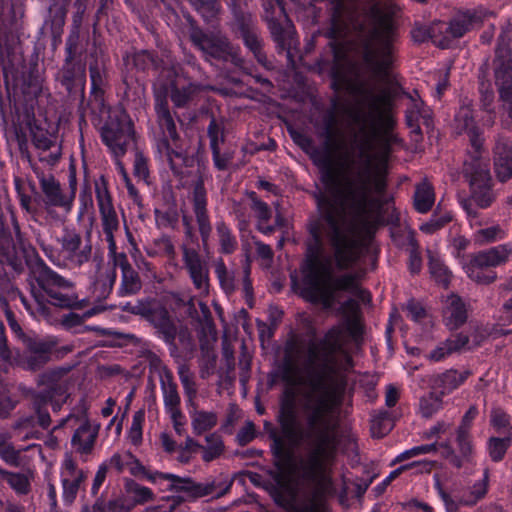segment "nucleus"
<instances>
[{
	"mask_svg": "<svg viewBox=\"0 0 512 512\" xmlns=\"http://www.w3.org/2000/svg\"><path fill=\"white\" fill-rule=\"evenodd\" d=\"M17 405V399L14 398L6 384L0 381V418H6Z\"/></svg>",
	"mask_w": 512,
	"mask_h": 512,
	"instance_id": "obj_59",
	"label": "nucleus"
},
{
	"mask_svg": "<svg viewBox=\"0 0 512 512\" xmlns=\"http://www.w3.org/2000/svg\"><path fill=\"white\" fill-rule=\"evenodd\" d=\"M99 430L100 425L92 424L88 418H84L75 429L71 437V446L83 461H87L93 453Z\"/></svg>",
	"mask_w": 512,
	"mask_h": 512,
	"instance_id": "obj_25",
	"label": "nucleus"
},
{
	"mask_svg": "<svg viewBox=\"0 0 512 512\" xmlns=\"http://www.w3.org/2000/svg\"><path fill=\"white\" fill-rule=\"evenodd\" d=\"M494 166L497 178L505 182L512 177V141L499 137L494 148Z\"/></svg>",
	"mask_w": 512,
	"mask_h": 512,
	"instance_id": "obj_29",
	"label": "nucleus"
},
{
	"mask_svg": "<svg viewBox=\"0 0 512 512\" xmlns=\"http://www.w3.org/2000/svg\"><path fill=\"white\" fill-rule=\"evenodd\" d=\"M115 265L121 270V283L118 288V295L121 297L132 296L137 294L142 283L138 273L134 270L124 253H120L115 257Z\"/></svg>",
	"mask_w": 512,
	"mask_h": 512,
	"instance_id": "obj_28",
	"label": "nucleus"
},
{
	"mask_svg": "<svg viewBox=\"0 0 512 512\" xmlns=\"http://www.w3.org/2000/svg\"><path fill=\"white\" fill-rule=\"evenodd\" d=\"M344 316L343 330L345 329L352 338L357 339L362 333V327L359 320V307L353 299L346 300L340 307Z\"/></svg>",
	"mask_w": 512,
	"mask_h": 512,
	"instance_id": "obj_36",
	"label": "nucleus"
},
{
	"mask_svg": "<svg viewBox=\"0 0 512 512\" xmlns=\"http://www.w3.org/2000/svg\"><path fill=\"white\" fill-rule=\"evenodd\" d=\"M343 345L342 326H333L320 342H309L302 367L284 361L278 371L285 387L278 414L281 435H272L277 470L270 494L289 512H331L327 499L335 493L331 467L338 446L336 413L346 385L328 374Z\"/></svg>",
	"mask_w": 512,
	"mask_h": 512,
	"instance_id": "obj_1",
	"label": "nucleus"
},
{
	"mask_svg": "<svg viewBox=\"0 0 512 512\" xmlns=\"http://www.w3.org/2000/svg\"><path fill=\"white\" fill-rule=\"evenodd\" d=\"M155 218L158 226L161 227H174L177 223L178 217L174 210H155Z\"/></svg>",
	"mask_w": 512,
	"mask_h": 512,
	"instance_id": "obj_64",
	"label": "nucleus"
},
{
	"mask_svg": "<svg viewBox=\"0 0 512 512\" xmlns=\"http://www.w3.org/2000/svg\"><path fill=\"white\" fill-rule=\"evenodd\" d=\"M161 77L164 78L161 84L164 89L162 97H166L169 94L172 103L177 108L188 106L201 91V85L190 81L178 65H172L168 69H163Z\"/></svg>",
	"mask_w": 512,
	"mask_h": 512,
	"instance_id": "obj_16",
	"label": "nucleus"
},
{
	"mask_svg": "<svg viewBox=\"0 0 512 512\" xmlns=\"http://www.w3.org/2000/svg\"><path fill=\"white\" fill-rule=\"evenodd\" d=\"M190 39L205 56V59L214 58L231 61L235 66H242L243 59L228 39L220 33L206 34L198 27H191Z\"/></svg>",
	"mask_w": 512,
	"mask_h": 512,
	"instance_id": "obj_15",
	"label": "nucleus"
},
{
	"mask_svg": "<svg viewBox=\"0 0 512 512\" xmlns=\"http://www.w3.org/2000/svg\"><path fill=\"white\" fill-rule=\"evenodd\" d=\"M12 225L15 241L6 231H0V282L6 280L4 264L16 272L21 271L26 264L30 267L31 276L45 293L50 304L61 308L75 306L77 298L74 293L62 291L70 289L72 283L52 270L38 256L35 248L24 238L14 216H12Z\"/></svg>",
	"mask_w": 512,
	"mask_h": 512,
	"instance_id": "obj_4",
	"label": "nucleus"
},
{
	"mask_svg": "<svg viewBox=\"0 0 512 512\" xmlns=\"http://www.w3.org/2000/svg\"><path fill=\"white\" fill-rule=\"evenodd\" d=\"M70 368H54L43 372L38 377V384L47 386L41 391H31L30 398L32 407L37 415L20 416L12 426L13 436L20 440L39 439L40 429H47L50 426L51 418L46 409L51 403L54 412L61 409L63 403L69 397V389L73 380L69 375Z\"/></svg>",
	"mask_w": 512,
	"mask_h": 512,
	"instance_id": "obj_6",
	"label": "nucleus"
},
{
	"mask_svg": "<svg viewBox=\"0 0 512 512\" xmlns=\"http://www.w3.org/2000/svg\"><path fill=\"white\" fill-rule=\"evenodd\" d=\"M208 136L210 139V148H220V144L223 142V128L214 118L210 121L208 126Z\"/></svg>",
	"mask_w": 512,
	"mask_h": 512,
	"instance_id": "obj_62",
	"label": "nucleus"
},
{
	"mask_svg": "<svg viewBox=\"0 0 512 512\" xmlns=\"http://www.w3.org/2000/svg\"><path fill=\"white\" fill-rule=\"evenodd\" d=\"M0 475L10 485V487L18 494H27L30 490V481L24 473H14L3 470Z\"/></svg>",
	"mask_w": 512,
	"mask_h": 512,
	"instance_id": "obj_51",
	"label": "nucleus"
},
{
	"mask_svg": "<svg viewBox=\"0 0 512 512\" xmlns=\"http://www.w3.org/2000/svg\"><path fill=\"white\" fill-rule=\"evenodd\" d=\"M29 451L32 455L42 456L39 444L32 443L26 447L15 448L10 442L0 439V457L8 465L18 467L21 464V453Z\"/></svg>",
	"mask_w": 512,
	"mask_h": 512,
	"instance_id": "obj_35",
	"label": "nucleus"
},
{
	"mask_svg": "<svg viewBox=\"0 0 512 512\" xmlns=\"http://www.w3.org/2000/svg\"><path fill=\"white\" fill-rule=\"evenodd\" d=\"M145 422V411L139 409L134 412L130 429L128 431V437L132 444L138 445L142 441L143 437V424Z\"/></svg>",
	"mask_w": 512,
	"mask_h": 512,
	"instance_id": "obj_57",
	"label": "nucleus"
},
{
	"mask_svg": "<svg viewBox=\"0 0 512 512\" xmlns=\"http://www.w3.org/2000/svg\"><path fill=\"white\" fill-rule=\"evenodd\" d=\"M121 497L134 508L137 505H142L153 500L154 493L150 488L140 485L133 479L127 478L124 480V490Z\"/></svg>",
	"mask_w": 512,
	"mask_h": 512,
	"instance_id": "obj_34",
	"label": "nucleus"
},
{
	"mask_svg": "<svg viewBox=\"0 0 512 512\" xmlns=\"http://www.w3.org/2000/svg\"><path fill=\"white\" fill-rule=\"evenodd\" d=\"M428 266L431 277L444 288H447L452 279V272L444 263L442 257L432 250H428Z\"/></svg>",
	"mask_w": 512,
	"mask_h": 512,
	"instance_id": "obj_41",
	"label": "nucleus"
},
{
	"mask_svg": "<svg viewBox=\"0 0 512 512\" xmlns=\"http://www.w3.org/2000/svg\"><path fill=\"white\" fill-rule=\"evenodd\" d=\"M147 321L154 326L158 336L162 338L166 344L175 347L176 326L164 306L158 304Z\"/></svg>",
	"mask_w": 512,
	"mask_h": 512,
	"instance_id": "obj_30",
	"label": "nucleus"
},
{
	"mask_svg": "<svg viewBox=\"0 0 512 512\" xmlns=\"http://www.w3.org/2000/svg\"><path fill=\"white\" fill-rule=\"evenodd\" d=\"M77 36H70L66 43V59L61 69L59 81L71 93L76 88L83 89L85 86V68L81 64L72 62L76 49Z\"/></svg>",
	"mask_w": 512,
	"mask_h": 512,
	"instance_id": "obj_22",
	"label": "nucleus"
},
{
	"mask_svg": "<svg viewBox=\"0 0 512 512\" xmlns=\"http://www.w3.org/2000/svg\"><path fill=\"white\" fill-rule=\"evenodd\" d=\"M406 310L407 316L415 323H422L427 317V313L423 305L414 299L407 301Z\"/></svg>",
	"mask_w": 512,
	"mask_h": 512,
	"instance_id": "obj_61",
	"label": "nucleus"
},
{
	"mask_svg": "<svg viewBox=\"0 0 512 512\" xmlns=\"http://www.w3.org/2000/svg\"><path fill=\"white\" fill-rule=\"evenodd\" d=\"M470 240L464 236H455L449 245L451 255L457 260L465 274L472 281L488 285L497 278V273L491 268L508 262L512 256L510 243L500 244L486 250L466 254Z\"/></svg>",
	"mask_w": 512,
	"mask_h": 512,
	"instance_id": "obj_7",
	"label": "nucleus"
},
{
	"mask_svg": "<svg viewBox=\"0 0 512 512\" xmlns=\"http://www.w3.org/2000/svg\"><path fill=\"white\" fill-rule=\"evenodd\" d=\"M100 310L96 307L85 311L82 315L70 312L63 318V325L67 328H71L79 325L84 319L90 318L97 314Z\"/></svg>",
	"mask_w": 512,
	"mask_h": 512,
	"instance_id": "obj_63",
	"label": "nucleus"
},
{
	"mask_svg": "<svg viewBox=\"0 0 512 512\" xmlns=\"http://www.w3.org/2000/svg\"><path fill=\"white\" fill-rule=\"evenodd\" d=\"M509 30H503L498 37L494 59L495 84L498 88L502 107L507 113L506 126H512V52Z\"/></svg>",
	"mask_w": 512,
	"mask_h": 512,
	"instance_id": "obj_13",
	"label": "nucleus"
},
{
	"mask_svg": "<svg viewBox=\"0 0 512 512\" xmlns=\"http://www.w3.org/2000/svg\"><path fill=\"white\" fill-rule=\"evenodd\" d=\"M25 348L19 354L17 362L20 367L29 371H37L46 365L57 345L54 337H28L24 340Z\"/></svg>",
	"mask_w": 512,
	"mask_h": 512,
	"instance_id": "obj_19",
	"label": "nucleus"
},
{
	"mask_svg": "<svg viewBox=\"0 0 512 512\" xmlns=\"http://www.w3.org/2000/svg\"><path fill=\"white\" fill-rule=\"evenodd\" d=\"M452 220L450 212L440 213L438 210L434 211L430 219L422 223L419 229L426 234H433L437 230L444 227L447 223Z\"/></svg>",
	"mask_w": 512,
	"mask_h": 512,
	"instance_id": "obj_53",
	"label": "nucleus"
},
{
	"mask_svg": "<svg viewBox=\"0 0 512 512\" xmlns=\"http://www.w3.org/2000/svg\"><path fill=\"white\" fill-rule=\"evenodd\" d=\"M251 210L257 219V229L264 235H270L275 231L270 220L272 218V210L267 203L260 200L253 192L251 194Z\"/></svg>",
	"mask_w": 512,
	"mask_h": 512,
	"instance_id": "obj_38",
	"label": "nucleus"
},
{
	"mask_svg": "<svg viewBox=\"0 0 512 512\" xmlns=\"http://www.w3.org/2000/svg\"><path fill=\"white\" fill-rule=\"evenodd\" d=\"M4 136L10 149L16 147L22 157L30 158L28 150V135H31L34 147L46 152L55 146L56 137L48 130L39 127L35 123L33 107L15 106L12 114V123L4 125Z\"/></svg>",
	"mask_w": 512,
	"mask_h": 512,
	"instance_id": "obj_9",
	"label": "nucleus"
},
{
	"mask_svg": "<svg viewBox=\"0 0 512 512\" xmlns=\"http://www.w3.org/2000/svg\"><path fill=\"white\" fill-rule=\"evenodd\" d=\"M264 9L263 18L268 25L273 40L282 50H289L293 46L295 29L286 15L280 0H261Z\"/></svg>",
	"mask_w": 512,
	"mask_h": 512,
	"instance_id": "obj_17",
	"label": "nucleus"
},
{
	"mask_svg": "<svg viewBox=\"0 0 512 512\" xmlns=\"http://www.w3.org/2000/svg\"><path fill=\"white\" fill-rule=\"evenodd\" d=\"M384 192H370L376 200V207L365 211L364 215H354L340 204L335 196L317 198L320 217L309 222L310 237L307 241V257L302 266V284L313 265H330L329 259H322L323 235L329 239L334 249V257L340 269L350 267L359 257L362 243L374 234L379 222Z\"/></svg>",
	"mask_w": 512,
	"mask_h": 512,
	"instance_id": "obj_3",
	"label": "nucleus"
},
{
	"mask_svg": "<svg viewBox=\"0 0 512 512\" xmlns=\"http://www.w3.org/2000/svg\"><path fill=\"white\" fill-rule=\"evenodd\" d=\"M36 242L45 256L55 266L75 270L88 263L92 257V244L89 239H83L82 235L71 227H64L58 238L60 248L46 244L40 233L34 231Z\"/></svg>",
	"mask_w": 512,
	"mask_h": 512,
	"instance_id": "obj_10",
	"label": "nucleus"
},
{
	"mask_svg": "<svg viewBox=\"0 0 512 512\" xmlns=\"http://www.w3.org/2000/svg\"><path fill=\"white\" fill-rule=\"evenodd\" d=\"M192 202L202 245L206 247L211 236L212 226L207 211V192L202 180H198L194 185Z\"/></svg>",
	"mask_w": 512,
	"mask_h": 512,
	"instance_id": "obj_24",
	"label": "nucleus"
},
{
	"mask_svg": "<svg viewBox=\"0 0 512 512\" xmlns=\"http://www.w3.org/2000/svg\"><path fill=\"white\" fill-rule=\"evenodd\" d=\"M363 102L367 112L352 114L355 123L363 124L358 133L346 134L336 129V115L331 110L317 131L323 139V150L307 136L295 139L319 169L327 193L356 216L376 207L370 192H385L391 146L398 142L392 131L395 119L390 88L367 90Z\"/></svg>",
	"mask_w": 512,
	"mask_h": 512,
	"instance_id": "obj_2",
	"label": "nucleus"
},
{
	"mask_svg": "<svg viewBox=\"0 0 512 512\" xmlns=\"http://www.w3.org/2000/svg\"><path fill=\"white\" fill-rule=\"evenodd\" d=\"M337 291H345L353 295L365 293L358 282L356 274L333 276L331 264L328 266L313 265L306 276V283L302 287V296L307 301L321 304L325 309L333 307Z\"/></svg>",
	"mask_w": 512,
	"mask_h": 512,
	"instance_id": "obj_8",
	"label": "nucleus"
},
{
	"mask_svg": "<svg viewBox=\"0 0 512 512\" xmlns=\"http://www.w3.org/2000/svg\"><path fill=\"white\" fill-rule=\"evenodd\" d=\"M134 136L133 122L122 106L109 111V116L101 128V139L115 158V166L123 181L130 179L121 158L127 151V146Z\"/></svg>",
	"mask_w": 512,
	"mask_h": 512,
	"instance_id": "obj_11",
	"label": "nucleus"
},
{
	"mask_svg": "<svg viewBox=\"0 0 512 512\" xmlns=\"http://www.w3.org/2000/svg\"><path fill=\"white\" fill-rule=\"evenodd\" d=\"M207 23L212 22L220 11L218 0H188Z\"/></svg>",
	"mask_w": 512,
	"mask_h": 512,
	"instance_id": "obj_48",
	"label": "nucleus"
},
{
	"mask_svg": "<svg viewBox=\"0 0 512 512\" xmlns=\"http://www.w3.org/2000/svg\"><path fill=\"white\" fill-rule=\"evenodd\" d=\"M158 301L152 298H143L136 301L135 304L128 303L125 309L135 315H140L146 320L152 314L154 309L158 306Z\"/></svg>",
	"mask_w": 512,
	"mask_h": 512,
	"instance_id": "obj_55",
	"label": "nucleus"
},
{
	"mask_svg": "<svg viewBox=\"0 0 512 512\" xmlns=\"http://www.w3.org/2000/svg\"><path fill=\"white\" fill-rule=\"evenodd\" d=\"M469 342L467 335L458 333L439 343L427 356L433 362H440L454 352L464 348Z\"/></svg>",
	"mask_w": 512,
	"mask_h": 512,
	"instance_id": "obj_33",
	"label": "nucleus"
},
{
	"mask_svg": "<svg viewBox=\"0 0 512 512\" xmlns=\"http://www.w3.org/2000/svg\"><path fill=\"white\" fill-rule=\"evenodd\" d=\"M183 261L194 287L202 294L209 290V270L195 249L183 248Z\"/></svg>",
	"mask_w": 512,
	"mask_h": 512,
	"instance_id": "obj_26",
	"label": "nucleus"
},
{
	"mask_svg": "<svg viewBox=\"0 0 512 512\" xmlns=\"http://www.w3.org/2000/svg\"><path fill=\"white\" fill-rule=\"evenodd\" d=\"M96 275L90 277L91 285L97 297L106 298L112 291L115 284L117 274L115 268H106L102 270L100 264H96Z\"/></svg>",
	"mask_w": 512,
	"mask_h": 512,
	"instance_id": "obj_37",
	"label": "nucleus"
},
{
	"mask_svg": "<svg viewBox=\"0 0 512 512\" xmlns=\"http://www.w3.org/2000/svg\"><path fill=\"white\" fill-rule=\"evenodd\" d=\"M443 319L449 329H456L467 319V309L461 297L456 294L449 295L445 300Z\"/></svg>",
	"mask_w": 512,
	"mask_h": 512,
	"instance_id": "obj_32",
	"label": "nucleus"
},
{
	"mask_svg": "<svg viewBox=\"0 0 512 512\" xmlns=\"http://www.w3.org/2000/svg\"><path fill=\"white\" fill-rule=\"evenodd\" d=\"M484 16V12L481 9L459 11L450 20L446 33L451 38H460L465 33L480 26Z\"/></svg>",
	"mask_w": 512,
	"mask_h": 512,
	"instance_id": "obj_27",
	"label": "nucleus"
},
{
	"mask_svg": "<svg viewBox=\"0 0 512 512\" xmlns=\"http://www.w3.org/2000/svg\"><path fill=\"white\" fill-rule=\"evenodd\" d=\"M456 441L460 452L459 457L462 459L463 465L465 463L474 465L475 463L473 461V447L469 433L457 431Z\"/></svg>",
	"mask_w": 512,
	"mask_h": 512,
	"instance_id": "obj_58",
	"label": "nucleus"
},
{
	"mask_svg": "<svg viewBox=\"0 0 512 512\" xmlns=\"http://www.w3.org/2000/svg\"><path fill=\"white\" fill-rule=\"evenodd\" d=\"M95 194L105 240L108 243L109 251L114 252L116 250L114 233L119 228V220L104 179L95 183Z\"/></svg>",
	"mask_w": 512,
	"mask_h": 512,
	"instance_id": "obj_20",
	"label": "nucleus"
},
{
	"mask_svg": "<svg viewBox=\"0 0 512 512\" xmlns=\"http://www.w3.org/2000/svg\"><path fill=\"white\" fill-rule=\"evenodd\" d=\"M155 112L157 121L162 131V136L157 139L156 151L161 159H165L170 168L176 171L178 162L184 160L183 153L173 149L168 141L178 138L177 128L173 116L170 112L166 97H161L159 93L155 94Z\"/></svg>",
	"mask_w": 512,
	"mask_h": 512,
	"instance_id": "obj_14",
	"label": "nucleus"
},
{
	"mask_svg": "<svg viewBox=\"0 0 512 512\" xmlns=\"http://www.w3.org/2000/svg\"><path fill=\"white\" fill-rule=\"evenodd\" d=\"M147 481L155 485L161 492L183 493L185 499H196L208 495L217 497L225 494L231 487V481H225L223 488L216 481L196 483L190 478H181L172 473L153 470L147 475Z\"/></svg>",
	"mask_w": 512,
	"mask_h": 512,
	"instance_id": "obj_12",
	"label": "nucleus"
},
{
	"mask_svg": "<svg viewBox=\"0 0 512 512\" xmlns=\"http://www.w3.org/2000/svg\"><path fill=\"white\" fill-rule=\"evenodd\" d=\"M435 203L434 188L426 179L418 183L413 195V206L418 213H428Z\"/></svg>",
	"mask_w": 512,
	"mask_h": 512,
	"instance_id": "obj_39",
	"label": "nucleus"
},
{
	"mask_svg": "<svg viewBox=\"0 0 512 512\" xmlns=\"http://www.w3.org/2000/svg\"><path fill=\"white\" fill-rule=\"evenodd\" d=\"M506 237L505 230L500 225H493L486 228H481L473 233V239L480 245L492 243L502 240Z\"/></svg>",
	"mask_w": 512,
	"mask_h": 512,
	"instance_id": "obj_50",
	"label": "nucleus"
},
{
	"mask_svg": "<svg viewBox=\"0 0 512 512\" xmlns=\"http://www.w3.org/2000/svg\"><path fill=\"white\" fill-rule=\"evenodd\" d=\"M133 65L138 70H146L149 68L158 69V64L153 54L147 50H141L132 56Z\"/></svg>",
	"mask_w": 512,
	"mask_h": 512,
	"instance_id": "obj_60",
	"label": "nucleus"
},
{
	"mask_svg": "<svg viewBox=\"0 0 512 512\" xmlns=\"http://www.w3.org/2000/svg\"><path fill=\"white\" fill-rule=\"evenodd\" d=\"M406 121L411 128L419 129V122L425 125L432 123L430 111L424 106L422 100H412V105L406 111Z\"/></svg>",
	"mask_w": 512,
	"mask_h": 512,
	"instance_id": "obj_45",
	"label": "nucleus"
},
{
	"mask_svg": "<svg viewBox=\"0 0 512 512\" xmlns=\"http://www.w3.org/2000/svg\"><path fill=\"white\" fill-rule=\"evenodd\" d=\"M436 464L435 461L430 460H421V461H414L409 464H404L396 468L395 470L391 471L388 476H386L380 483H378L374 490L377 495H381L385 492L386 488L390 485V483L397 478L403 471L408 470L413 467H418L420 472H426L429 473L434 465Z\"/></svg>",
	"mask_w": 512,
	"mask_h": 512,
	"instance_id": "obj_42",
	"label": "nucleus"
},
{
	"mask_svg": "<svg viewBox=\"0 0 512 512\" xmlns=\"http://www.w3.org/2000/svg\"><path fill=\"white\" fill-rule=\"evenodd\" d=\"M216 232L220 243V252L224 254H231L237 247V240L232 234L231 229L223 222L216 223Z\"/></svg>",
	"mask_w": 512,
	"mask_h": 512,
	"instance_id": "obj_49",
	"label": "nucleus"
},
{
	"mask_svg": "<svg viewBox=\"0 0 512 512\" xmlns=\"http://www.w3.org/2000/svg\"><path fill=\"white\" fill-rule=\"evenodd\" d=\"M469 375V371L459 372L454 369H449L437 376L435 379V387L439 389L441 395L449 394L461 386Z\"/></svg>",
	"mask_w": 512,
	"mask_h": 512,
	"instance_id": "obj_40",
	"label": "nucleus"
},
{
	"mask_svg": "<svg viewBox=\"0 0 512 512\" xmlns=\"http://www.w3.org/2000/svg\"><path fill=\"white\" fill-rule=\"evenodd\" d=\"M160 388L163 394V403L165 411L173 420L181 417L180 396L177 384L174 382L170 373H165L160 379Z\"/></svg>",
	"mask_w": 512,
	"mask_h": 512,
	"instance_id": "obj_31",
	"label": "nucleus"
},
{
	"mask_svg": "<svg viewBox=\"0 0 512 512\" xmlns=\"http://www.w3.org/2000/svg\"><path fill=\"white\" fill-rule=\"evenodd\" d=\"M442 396L436 393H429L421 397L419 402V412L422 417L430 418L437 413L442 407Z\"/></svg>",
	"mask_w": 512,
	"mask_h": 512,
	"instance_id": "obj_52",
	"label": "nucleus"
},
{
	"mask_svg": "<svg viewBox=\"0 0 512 512\" xmlns=\"http://www.w3.org/2000/svg\"><path fill=\"white\" fill-rule=\"evenodd\" d=\"M191 418V427L195 435H202L203 433L213 429L218 423V415L213 411L198 410L194 408L189 412Z\"/></svg>",
	"mask_w": 512,
	"mask_h": 512,
	"instance_id": "obj_43",
	"label": "nucleus"
},
{
	"mask_svg": "<svg viewBox=\"0 0 512 512\" xmlns=\"http://www.w3.org/2000/svg\"><path fill=\"white\" fill-rule=\"evenodd\" d=\"M38 180L44 195V206L47 210L50 207L62 208L65 211L71 210L74 199L73 192H64L59 181L52 174H41L38 176Z\"/></svg>",
	"mask_w": 512,
	"mask_h": 512,
	"instance_id": "obj_23",
	"label": "nucleus"
},
{
	"mask_svg": "<svg viewBox=\"0 0 512 512\" xmlns=\"http://www.w3.org/2000/svg\"><path fill=\"white\" fill-rule=\"evenodd\" d=\"M32 299L28 300L25 297H21V302L25 306L26 310L32 315L34 318H44L47 319L50 315V307L43 301L42 297L36 291L35 288L31 289Z\"/></svg>",
	"mask_w": 512,
	"mask_h": 512,
	"instance_id": "obj_46",
	"label": "nucleus"
},
{
	"mask_svg": "<svg viewBox=\"0 0 512 512\" xmlns=\"http://www.w3.org/2000/svg\"><path fill=\"white\" fill-rule=\"evenodd\" d=\"M232 12L235 18L234 28L240 33L245 46L254 54L258 62L264 63L266 56L262 51V41L254 25L252 15L239 12L234 6Z\"/></svg>",
	"mask_w": 512,
	"mask_h": 512,
	"instance_id": "obj_21",
	"label": "nucleus"
},
{
	"mask_svg": "<svg viewBox=\"0 0 512 512\" xmlns=\"http://www.w3.org/2000/svg\"><path fill=\"white\" fill-rule=\"evenodd\" d=\"M59 472L62 501L65 505H71L76 500L78 493L84 490L89 469L79 466L73 455L66 452L61 460Z\"/></svg>",
	"mask_w": 512,
	"mask_h": 512,
	"instance_id": "obj_18",
	"label": "nucleus"
},
{
	"mask_svg": "<svg viewBox=\"0 0 512 512\" xmlns=\"http://www.w3.org/2000/svg\"><path fill=\"white\" fill-rule=\"evenodd\" d=\"M511 445V438H497L492 437L488 441L489 456L494 462H499L503 459L507 449Z\"/></svg>",
	"mask_w": 512,
	"mask_h": 512,
	"instance_id": "obj_56",
	"label": "nucleus"
},
{
	"mask_svg": "<svg viewBox=\"0 0 512 512\" xmlns=\"http://www.w3.org/2000/svg\"><path fill=\"white\" fill-rule=\"evenodd\" d=\"M206 446H202V459L210 462L218 458L224 451V443L220 435L211 433L205 437Z\"/></svg>",
	"mask_w": 512,
	"mask_h": 512,
	"instance_id": "obj_47",
	"label": "nucleus"
},
{
	"mask_svg": "<svg viewBox=\"0 0 512 512\" xmlns=\"http://www.w3.org/2000/svg\"><path fill=\"white\" fill-rule=\"evenodd\" d=\"M489 471L485 469L482 479L476 481L468 488V491L461 498V503L465 506H473L483 499L488 491Z\"/></svg>",
	"mask_w": 512,
	"mask_h": 512,
	"instance_id": "obj_44",
	"label": "nucleus"
},
{
	"mask_svg": "<svg viewBox=\"0 0 512 512\" xmlns=\"http://www.w3.org/2000/svg\"><path fill=\"white\" fill-rule=\"evenodd\" d=\"M454 124L457 133L468 134L473 149L463 165V174L469 182L471 198L461 201V206L473 227L476 224L477 212L472 208V201L480 208H487L494 200L490 160L488 155L482 152L484 139L476 126L470 101H463L455 114Z\"/></svg>",
	"mask_w": 512,
	"mask_h": 512,
	"instance_id": "obj_5",
	"label": "nucleus"
},
{
	"mask_svg": "<svg viewBox=\"0 0 512 512\" xmlns=\"http://www.w3.org/2000/svg\"><path fill=\"white\" fill-rule=\"evenodd\" d=\"M438 449L437 443H430V444H422L418 446H414L410 449H407L401 453H399L395 459L392 461V464H396L399 462H402L404 460H408L413 457H418L420 455L425 454H435Z\"/></svg>",
	"mask_w": 512,
	"mask_h": 512,
	"instance_id": "obj_54",
	"label": "nucleus"
}]
</instances>
